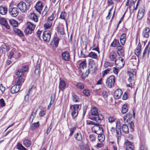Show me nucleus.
Returning <instances> with one entry per match:
<instances>
[{
  "instance_id": "obj_13",
  "label": "nucleus",
  "mask_w": 150,
  "mask_h": 150,
  "mask_svg": "<svg viewBox=\"0 0 150 150\" xmlns=\"http://www.w3.org/2000/svg\"><path fill=\"white\" fill-rule=\"evenodd\" d=\"M125 144L126 145V150H135L134 146L131 142L127 140Z\"/></svg>"
},
{
  "instance_id": "obj_6",
  "label": "nucleus",
  "mask_w": 150,
  "mask_h": 150,
  "mask_svg": "<svg viewBox=\"0 0 150 150\" xmlns=\"http://www.w3.org/2000/svg\"><path fill=\"white\" fill-rule=\"evenodd\" d=\"M17 7L21 11L24 13L26 11L29 7H28V5L27 6L25 2L23 1L21 2L18 4L17 5Z\"/></svg>"
},
{
  "instance_id": "obj_16",
  "label": "nucleus",
  "mask_w": 150,
  "mask_h": 150,
  "mask_svg": "<svg viewBox=\"0 0 150 150\" xmlns=\"http://www.w3.org/2000/svg\"><path fill=\"white\" fill-rule=\"evenodd\" d=\"M122 92L120 89H117L115 91L114 93V96L116 99H119L120 98Z\"/></svg>"
},
{
  "instance_id": "obj_25",
  "label": "nucleus",
  "mask_w": 150,
  "mask_h": 150,
  "mask_svg": "<svg viewBox=\"0 0 150 150\" xmlns=\"http://www.w3.org/2000/svg\"><path fill=\"white\" fill-rule=\"evenodd\" d=\"M13 30L16 34L17 35L20 37L23 36L24 34L20 30L16 28H14Z\"/></svg>"
},
{
  "instance_id": "obj_38",
  "label": "nucleus",
  "mask_w": 150,
  "mask_h": 150,
  "mask_svg": "<svg viewBox=\"0 0 150 150\" xmlns=\"http://www.w3.org/2000/svg\"><path fill=\"white\" fill-rule=\"evenodd\" d=\"M23 144L27 147H29L30 145L31 142L28 139H25L23 142Z\"/></svg>"
},
{
  "instance_id": "obj_7",
  "label": "nucleus",
  "mask_w": 150,
  "mask_h": 150,
  "mask_svg": "<svg viewBox=\"0 0 150 150\" xmlns=\"http://www.w3.org/2000/svg\"><path fill=\"white\" fill-rule=\"evenodd\" d=\"M51 36V33L49 30H45L43 33L42 38L43 40L45 42H49L50 40Z\"/></svg>"
},
{
  "instance_id": "obj_49",
  "label": "nucleus",
  "mask_w": 150,
  "mask_h": 150,
  "mask_svg": "<svg viewBox=\"0 0 150 150\" xmlns=\"http://www.w3.org/2000/svg\"><path fill=\"white\" fill-rule=\"evenodd\" d=\"M53 40L55 47H57L58 46L59 40V39L57 37H54Z\"/></svg>"
},
{
  "instance_id": "obj_10",
  "label": "nucleus",
  "mask_w": 150,
  "mask_h": 150,
  "mask_svg": "<svg viewBox=\"0 0 150 150\" xmlns=\"http://www.w3.org/2000/svg\"><path fill=\"white\" fill-rule=\"evenodd\" d=\"M43 8L42 3L40 1L38 2L35 6L36 10L40 14L41 13Z\"/></svg>"
},
{
  "instance_id": "obj_26",
  "label": "nucleus",
  "mask_w": 150,
  "mask_h": 150,
  "mask_svg": "<svg viewBox=\"0 0 150 150\" xmlns=\"http://www.w3.org/2000/svg\"><path fill=\"white\" fill-rule=\"evenodd\" d=\"M139 1L137 2V4L136 5V6L135 7V8H134V4H132L131 3L130 5H129V10L130 12L131 13H132L133 12V10L134 9L135 10H137V6L139 5Z\"/></svg>"
},
{
  "instance_id": "obj_30",
  "label": "nucleus",
  "mask_w": 150,
  "mask_h": 150,
  "mask_svg": "<svg viewBox=\"0 0 150 150\" xmlns=\"http://www.w3.org/2000/svg\"><path fill=\"white\" fill-rule=\"evenodd\" d=\"M111 46L114 47H117V48L118 46H120L119 41L117 40H114L111 43Z\"/></svg>"
},
{
  "instance_id": "obj_17",
  "label": "nucleus",
  "mask_w": 150,
  "mask_h": 150,
  "mask_svg": "<svg viewBox=\"0 0 150 150\" xmlns=\"http://www.w3.org/2000/svg\"><path fill=\"white\" fill-rule=\"evenodd\" d=\"M0 23L2 25H4L7 29H9L10 28V26L8 25L7 21L4 18H0Z\"/></svg>"
},
{
  "instance_id": "obj_63",
  "label": "nucleus",
  "mask_w": 150,
  "mask_h": 150,
  "mask_svg": "<svg viewBox=\"0 0 150 150\" xmlns=\"http://www.w3.org/2000/svg\"><path fill=\"white\" fill-rule=\"evenodd\" d=\"M45 111H41L39 113L40 116L41 117H43L45 114Z\"/></svg>"
},
{
  "instance_id": "obj_32",
  "label": "nucleus",
  "mask_w": 150,
  "mask_h": 150,
  "mask_svg": "<svg viewBox=\"0 0 150 150\" xmlns=\"http://www.w3.org/2000/svg\"><path fill=\"white\" fill-rule=\"evenodd\" d=\"M24 79L23 78H19L16 81V85H17L18 86H20V88L22 83L24 82Z\"/></svg>"
},
{
  "instance_id": "obj_33",
  "label": "nucleus",
  "mask_w": 150,
  "mask_h": 150,
  "mask_svg": "<svg viewBox=\"0 0 150 150\" xmlns=\"http://www.w3.org/2000/svg\"><path fill=\"white\" fill-rule=\"evenodd\" d=\"M123 132L125 134H127L129 132V128L125 124H123L122 127Z\"/></svg>"
},
{
  "instance_id": "obj_46",
  "label": "nucleus",
  "mask_w": 150,
  "mask_h": 150,
  "mask_svg": "<svg viewBox=\"0 0 150 150\" xmlns=\"http://www.w3.org/2000/svg\"><path fill=\"white\" fill-rule=\"evenodd\" d=\"M39 124L38 122L33 123L32 124L31 127V129L32 130H33L35 128L38 127Z\"/></svg>"
},
{
  "instance_id": "obj_43",
  "label": "nucleus",
  "mask_w": 150,
  "mask_h": 150,
  "mask_svg": "<svg viewBox=\"0 0 150 150\" xmlns=\"http://www.w3.org/2000/svg\"><path fill=\"white\" fill-rule=\"evenodd\" d=\"M132 117V114H131L130 113L128 112L127 114H126L123 117L124 120L125 121L127 118H128V119H129L130 118H131Z\"/></svg>"
},
{
  "instance_id": "obj_15",
  "label": "nucleus",
  "mask_w": 150,
  "mask_h": 150,
  "mask_svg": "<svg viewBox=\"0 0 150 150\" xmlns=\"http://www.w3.org/2000/svg\"><path fill=\"white\" fill-rule=\"evenodd\" d=\"M150 30V29L146 27L142 32V36L145 38H147L149 36Z\"/></svg>"
},
{
  "instance_id": "obj_58",
  "label": "nucleus",
  "mask_w": 150,
  "mask_h": 150,
  "mask_svg": "<svg viewBox=\"0 0 150 150\" xmlns=\"http://www.w3.org/2000/svg\"><path fill=\"white\" fill-rule=\"evenodd\" d=\"M5 103L4 100L3 98L0 99V105L1 107H4L5 105Z\"/></svg>"
},
{
  "instance_id": "obj_27",
  "label": "nucleus",
  "mask_w": 150,
  "mask_h": 150,
  "mask_svg": "<svg viewBox=\"0 0 150 150\" xmlns=\"http://www.w3.org/2000/svg\"><path fill=\"white\" fill-rule=\"evenodd\" d=\"M74 137L77 141H81L82 140V137L80 132H77L74 135Z\"/></svg>"
},
{
  "instance_id": "obj_35",
  "label": "nucleus",
  "mask_w": 150,
  "mask_h": 150,
  "mask_svg": "<svg viewBox=\"0 0 150 150\" xmlns=\"http://www.w3.org/2000/svg\"><path fill=\"white\" fill-rule=\"evenodd\" d=\"M98 139L99 141L100 142H103L105 139V135L103 134H98Z\"/></svg>"
},
{
  "instance_id": "obj_29",
  "label": "nucleus",
  "mask_w": 150,
  "mask_h": 150,
  "mask_svg": "<svg viewBox=\"0 0 150 150\" xmlns=\"http://www.w3.org/2000/svg\"><path fill=\"white\" fill-rule=\"evenodd\" d=\"M7 8L2 6H0V13L3 15L6 14L7 13Z\"/></svg>"
},
{
  "instance_id": "obj_12",
  "label": "nucleus",
  "mask_w": 150,
  "mask_h": 150,
  "mask_svg": "<svg viewBox=\"0 0 150 150\" xmlns=\"http://www.w3.org/2000/svg\"><path fill=\"white\" fill-rule=\"evenodd\" d=\"M62 57L63 59L68 61L70 60V57L69 53L67 52H64L62 54Z\"/></svg>"
},
{
  "instance_id": "obj_20",
  "label": "nucleus",
  "mask_w": 150,
  "mask_h": 150,
  "mask_svg": "<svg viewBox=\"0 0 150 150\" xmlns=\"http://www.w3.org/2000/svg\"><path fill=\"white\" fill-rule=\"evenodd\" d=\"M144 11L145 10L144 8L140 9L137 16V18L139 20H140L144 16Z\"/></svg>"
},
{
  "instance_id": "obj_42",
  "label": "nucleus",
  "mask_w": 150,
  "mask_h": 150,
  "mask_svg": "<svg viewBox=\"0 0 150 150\" xmlns=\"http://www.w3.org/2000/svg\"><path fill=\"white\" fill-rule=\"evenodd\" d=\"M52 22H50L49 21L47 22L44 24V27L45 29H47L50 28L52 26Z\"/></svg>"
},
{
  "instance_id": "obj_44",
  "label": "nucleus",
  "mask_w": 150,
  "mask_h": 150,
  "mask_svg": "<svg viewBox=\"0 0 150 150\" xmlns=\"http://www.w3.org/2000/svg\"><path fill=\"white\" fill-rule=\"evenodd\" d=\"M72 99L73 101L75 102H78L79 101L78 97L75 94H73L72 95Z\"/></svg>"
},
{
  "instance_id": "obj_14",
  "label": "nucleus",
  "mask_w": 150,
  "mask_h": 150,
  "mask_svg": "<svg viewBox=\"0 0 150 150\" xmlns=\"http://www.w3.org/2000/svg\"><path fill=\"white\" fill-rule=\"evenodd\" d=\"M141 46L140 43H139L138 44L134 52L135 54L139 57L140 55L141 51Z\"/></svg>"
},
{
  "instance_id": "obj_40",
  "label": "nucleus",
  "mask_w": 150,
  "mask_h": 150,
  "mask_svg": "<svg viewBox=\"0 0 150 150\" xmlns=\"http://www.w3.org/2000/svg\"><path fill=\"white\" fill-rule=\"evenodd\" d=\"M26 27V28L24 30V32L25 35H29L32 33L34 30Z\"/></svg>"
},
{
  "instance_id": "obj_59",
  "label": "nucleus",
  "mask_w": 150,
  "mask_h": 150,
  "mask_svg": "<svg viewBox=\"0 0 150 150\" xmlns=\"http://www.w3.org/2000/svg\"><path fill=\"white\" fill-rule=\"evenodd\" d=\"M120 0H108V2L109 4H114L115 2H118Z\"/></svg>"
},
{
  "instance_id": "obj_37",
  "label": "nucleus",
  "mask_w": 150,
  "mask_h": 150,
  "mask_svg": "<svg viewBox=\"0 0 150 150\" xmlns=\"http://www.w3.org/2000/svg\"><path fill=\"white\" fill-rule=\"evenodd\" d=\"M40 67L39 64H37L35 70V74L36 75H38L40 73Z\"/></svg>"
},
{
  "instance_id": "obj_41",
  "label": "nucleus",
  "mask_w": 150,
  "mask_h": 150,
  "mask_svg": "<svg viewBox=\"0 0 150 150\" xmlns=\"http://www.w3.org/2000/svg\"><path fill=\"white\" fill-rule=\"evenodd\" d=\"M16 148L19 150H26V149L20 143H18L16 146Z\"/></svg>"
},
{
  "instance_id": "obj_9",
  "label": "nucleus",
  "mask_w": 150,
  "mask_h": 150,
  "mask_svg": "<svg viewBox=\"0 0 150 150\" xmlns=\"http://www.w3.org/2000/svg\"><path fill=\"white\" fill-rule=\"evenodd\" d=\"M8 11L10 14L13 17H16L18 14V9L16 7L9 8Z\"/></svg>"
},
{
  "instance_id": "obj_3",
  "label": "nucleus",
  "mask_w": 150,
  "mask_h": 150,
  "mask_svg": "<svg viewBox=\"0 0 150 150\" xmlns=\"http://www.w3.org/2000/svg\"><path fill=\"white\" fill-rule=\"evenodd\" d=\"M115 77L113 75L110 76L107 79L106 82V86L109 88L113 87L115 85Z\"/></svg>"
},
{
  "instance_id": "obj_2",
  "label": "nucleus",
  "mask_w": 150,
  "mask_h": 150,
  "mask_svg": "<svg viewBox=\"0 0 150 150\" xmlns=\"http://www.w3.org/2000/svg\"><path fill=\"white\" fill-rule=\"evenodd\" d=\"M97 66L93 60L91 59L88 64V69L87 70L82 74V78L87 77L89 73L93 74L97 70Z\"/></svg>"
},
{
  "instance_id": "obj_39",
  "label": "nucleus",
  "mask_w": 150,
  "mask_h": 150,
  "mask_svg": "<svg viewBox=\"0 0 150 150\" xmlns=\"http://www.w3.org/2000/svg\"><path fill=\"white\" fill-rule=\"evenodd\" d=\"M27 27L34 30L35 27V25L30 22H28L26 24Z\"/></svg>"
},
{
  "instance_id": "obj_31",
  "label": "nucleus",
  "mask_w": 150,
  "mask_h": 150,
  "mask_svg": "<svg viewBox=\"0 0 150 150\" xmlns=\"http://www.w3.org/2000/svg\"><path fill=\"white\" fill-rule=\"evenodd\" d=\"M126 35L125 33L122 34L121 36L120 40L121 43L122 45H124L125 43L126 40Z\"/></svg>"
},
{
  "instance_id": "obj_62",
  "label": "nucleus",
  "mask_w": 150,
  "mask_h": 150,
  "mask_svg": "<svg viewBox=\"0 0 150 150\" xmlns=\"http://www.w3.org/2000/svg\"><path fill=\"white\" fill-rule=\"evenodd\" d=\"M108 121L110 122H112L115 121L114 118L112 117H110L108 118Z\"/></svg>"
},
{
  "instance_id": "obj_61",
  "label": "nucleus",
  "mask_w": 150,
  "mask_h": 150,
  "mask_svg": "<svg viewBox=\"0 0 150 150\" xmlns=\"http://www.w3.org/2000/svg\"><path fill=\"white\" fill-rule=\"evenodd\" d=\"M146 54L147 53L148 56H149L150 52V46L149 47V49L145 48L144 52Z\"/></svg>"
},
{
  "instance_id": "obj_36",
  "label": "nucleus",
  "mask_w": 150,
  "mask_h": 150,
  "mask_svg": "<svg viewBox=\"0 0 150 150\" xmlns=\"http://www.w3.org/2000/svg\"><path fill=\"white\" fill-rule=\"evenodd\" d=\"M9 22L10 24L13 26L16 27L18 25L17 22L14 19H11L9 20Z\"/></svg>"
},
{
  "instance_id": "obj_57",
  "label": "nucleus",
  "mask_w": 150,
  "mask_h": 150,
  "mask_svg": "<svg viewBox=\"0 0 150 150\" xmlns=\"http://www.w3.org/2000/svg\"><path fill=\"white\" fill-rule=\"evenodd\" d=\"M111 69L110 68H108L107 69L105 70L104 71V73L103 74V77H104L105 75L107 74L110 71Z\"/></svg>"
},
{
  "instance_id": "obj_50",
  "label": "nucleus",
  "mask_w": 150,
  "mask_h": 150,
  "mask_svg": "<svg viewBox=\"0 0 150 150\" xmlns=\"http://www.w3.org/2000/svg\"><path fill=\"white\" fill-rule=\"evenodd\" d=\"M77 87L80 89H82L84 88L83 84L81 83H78L76 85Z\"/></svg>"
},
{
  "instance_id": "obj_45",
  "label": "nucleus",
  "mask_w": 150,
  "mask_h": 150,
  "mask_svg": "<svg viewBox=\"0 0 150 150\" xmlns=\"http://www.w3.org/2000/svg\"><path fill=\"white\" fill-rule=\"evenodd\" d=\"M86 66V61L85 60L81 62L79 65V68L81 69H83L84 68H85Z\"/></svg>"
},
{
  "instance_id": "obj_51",
  "label": "nucleus",
  "mask_w": 150,
  "mask_h": 150,
  "mask_svg": "<svg viewBox=\"0 0 150 150\" xmlns=\"http://www.w3.org/2000/svg\"><path fill=\"white\" fill-rule=\"evenodd\" d=\"M58 33L61 35H63L64 33V29L62 28H59L58 29Z\"/></svg>"
},
{
  "instance_id": "obj_56",
  "label": "nucleus",
  "mask_w": 150,
  "mask_h": 150,
  "mask_svg": "<svg viewBox=\"0 0 150 150\" xmlns=\"http://www.w3.org/2000/svg\"><path fill=\"white\" fill-rule=\"evenodd\" d=\"M54 16V15L53 13H52L50 16L49 17L48 21H49L50 22H52V21L53 19V18Z\"/></svg>"
},
{
  "instance_id": "obj_53",
  "label": "nucleus",
  "mask_w": 150,
  "mask_h": 150,
  "mask_svg": "<svg viewBox=\"0 0 150 150\" xmlns=\"http://www.w3.org/2000/svg\"><path fill=\"white\" fill-rule=\"evenodd\" d=\"M76 129V127H74L72 128H71L70 129V134H69V136L70 137H71L73 135L74 132L75 130Z\"/></svg>"
},
{
  "instance_id": "obj_21",
  "label": "nucleus",
  "mask_w": 150,
  "mask_h": 150,
  "mask_svg": "<svg viewBox=\"0 0 150 150\" xmlns=\"http://www.w3.org/2000/svg\"><path fill=\"white\" fill-rule=\"evenodd\" d=\"M81 150H90L88 146L83 142H81L79 145Z\"/></svg>"
},
{
  "instance_id": "obj_60",
  "label": "nucleus",
  "mask_w": 150,
  "mask_h": 150,
  "mask_svg": "<svg viewBox=\"0 0 150 150\" xmlns=\"http://www.w3.org/2000/svg\"><path fill=\"white\" fill-rule=\"evenodd\" d=\"M52 123H51L47 128V132H46V133L47 134H48L50 132V131L51 130L52 127Z\"/></svg>"
},
{
  "instance_id": "obj_8",
  "label": "nucleus",
  "mask_w": 150,
  "mask_h": 150,
  "mask_svg": "<svg viewBox=\"0 0 150 150\" xmlns=\"http://www.w3.org/2000/svg\"><path fill=\"white\" fill-rule=\"evenodd\" d=\"M28 69V66H23L21 69H19L17 73L18 76L19 77L23 76L24 74V73L27 71Z\"/></svg>"
},
{
  "instance_id": "obj_28",
  "label": "nucleus",
  "mask_w": 150,
  "mask_h": 150,
  "mask_svg": "<svg viewBox=\"0 0 150 150\" xmlns=\"http://www.w3.org/2000/svg\"><path fill=\"white\" fill-rule=\"evenodd\" d=\"M29 17L30 19L34 21L35 22L38 21V19L37 16L34 13H32L29 15Z\"/></svg>"
},
{
  "instance_id": "obj_52",
  "label": "nucleus",
  "mask_w": 150,
  "mask_h": 150,
  "mask_svg": "<svg viewBox=\"0 0 150 150\" xmlns=\"http://www.w3.org/2000/svg\"><path fill=\"white\" fill-rule=\"evenodd\" d=\"M7 47L5 45H3L1 46L0 50H2V52L3 53H4L6 51Z\"/></svg>"
},
{
  "instance_id": "obj_19",
  "label": "nucleus",
  "mask_w": 150,
  "mask_h": 150,
  "mask_svg": "<svg viewBox=\"0 0 150 150\" xmlns=\"http://www.w3.org/2000/svg\"><path fill=\"white\" fill-rule=\"evenodd\" d=\"M117 56L116 54L114 51L111 52L110 54L109 58L112 61H114L116 64V57Z\"/></svg>"
},
{
  "instance_id": "obj_54",
  "label": "nucleus",
  "mask_w": 150,
  "mask_h": 150,
  "mask_svg": "<svg viewBox=\"0 0 150 150\" xmlns=\"http://www.w3.org/2000/svg\"><path fill=\"white\" fill-rule=\"evenodd\" d=\"M83 93L84 94L87 96H88L90 95V92L88 90H84L83 91Z\"/></svg>"
},
{
  "instance_id": "obj_47",
  "label": "nucleus",
  "mask_w": 150,
  "mask_h": 150,
  "mask_svg": "<svg viewBox=\"0 0 150 150\" xmlns=\"http://www.w3.org/2000/svg\"><path fill=\"white\" fill-rule=\"evenodd\" d=\"M88 56L94 59H96L97 57V55L93 52H91L89 53L88 54Z\"/></svg>"
},
{
  "instance_id": "obj_34",
  "label": "nucleus",
  "mask_w": 150,
  "mask_h": 150,
  "mask_svg": "<svg viewBox=\"0 0 150 150\" xmlns=\"http://www.w3.org/2000/svg\"><path fill=\"white\" fill-rule=\"evenodd\" d=\"M67 17V13L64 11H62L61 13L60 18L64 20L67 24V21L66 20Z\"/></svg>"
},
{
  "instance_id": "obj_55",
  "label": "nucleus",
  "mask_w": 150,
  "mask_h": 150,
  "mask_svg": "<svg viewBox=\"0 0 150 150\" xmlns=\"http://www.w3.org/2000/svg\"><path fill=\"white\" fill-rule=\"evenodd\" d=\"M113 6H112V7L109 10L108 15L106 17V18L107 19H109L110 18V15L111 12V11L113 9Z\"/></svg>"
},
{
  "instance_id": "obj_22",
  "label": "nucleus",
  "mask_w": 150,
  "mask_h": 150,
  "mask_svg": "<svg viewBox=\"0 0 150 150\" xmlns=\"http://www.w3.org/2000/svg\"><path fill=\"white\" fill-rule=\"evenodd\" d=\"M94 129L98 130V132L97 134H103V129L102 127L99 124L94 126Z\"/></svg>"
},
{
  "instance_id": "obj_23",
  "label": "nucleus",
  "mask_w": 150,
  "mask_h": 150,
  "mask_svg": "<svg viewBox=\"0 0 150 150\" xmlns=\"http://www.w3.org/2000/svg\"><path fill=\"white\" fill-rule=\"evenodd\" d=\"M128 104L126 103L123 105L121 110V112L122 114H125L128 111Z\"/></svg>"
},
{
  "instance_id": "obj_18",
  "label": "nucleus",
  "mask_w": 150,
  "mask_h": 150,
  "mask_svg": "<svg viewBox=\"0 0 150 150\" xmlns=\"http://www.w3.org/2000/svg\"><path fill=\"white\" fill-rule=\"evenodd\" d=\"M20 86H18L17 85L13 86L11 89V92L13 94L16 93L20 90Z\"/></svg>"
},
{
  "instance_id": "obj_24",
  "label": "nucleus",
  "mask_w": 150,
  "mask_h": 150,
  "mask_svg": "<svg viewBox=\"0 0 150 150\" xmlns=\"http://www.w3.org/2000/svg\"><path fill=\"white\" fill-rule=\"evenodd\" d=\"M66 83L63 80L60 81L59 85V88L60 90L63 91L66 88Z\"/></svg>"
},
{
  "instance_id": "obj_5",
  "label": "nucleus",
  "mask_w": 150,
  "mask_h": 150,
  "mask_svg": "<svg viewBox=\"0 0 150 150\" xmlns=\"http://www.w3.org/2000/svg\"><path fill=\"white\" fill-rule=\"evenodd\" d=\"M121 125L119 122L116 123V137L118 142L119 140L121 139L122 135V132L121 129Z\"/></svg>"
},
{
  "instance_id": "obj_64",
  "label": "nucleus",
  "mask_w": 150,
  "mask_h": 150,
  "mask_svg": "<svg viewBox=\"0 0 150 150\" xmlns=\"http://www.w3.org/2000/svg\"><path fill=\"white\" fill-rule=\"evenodd\" d=\"M0 90L1 91L2 93H3L5 90V88L4 87L2 84H1L0 85Z\"/></svg>"
},
{
  "instance_id": "obj_48",
  "label": "nucleus",
  "mask_w": 150,
  "mask_h": 150,
  "mask_svg": "<svg viewBox=\"0 0 150 150\" xmlns=\"http://www.w3.org/2000/svg\"><path fill=\"white\" fill-rule=\"evenodd\" d=\"M96 136L93 134H90L89 136V139L91 142L95 141Z\"/></svg>"
},
{
  "instance_id": "obj_4",
  "label": "nucleus",
  "mask_w": 150,
  "mask_h": 150,
  "mask_svg": "<svg viewBox=\"0 0 150 150\" xmlns=\"http://www.w3.org/2000/svg\"><path fill=\"white\" fill-rule=\"evenodd\" d=\"M79 108V105L78 104L73 105L71 106L70 109L72 110L71 115L73 119L75 118L77 116L78 111V109Z\"/></svg>"
},
{
  "instance_id": "obj_1",
  "label": "nucleus",
  "mask_w": 150,
  "mask_h": 150,
  "mask_svg": "<svg viewBox=\"0 0 150 150\" xmlns=\"http://www.w3.org/2000/svg\"><path fill=\"white\" fill-rule=\"evenodd\" d=\"M90 113L91 115L93 116L92 117L90 115L89 118L91 120L95 121L98 123H100L101 120L103 119V117L102 115L98 114V109L95 107L92 108L90 111Z\"/></svg>"
},
{
  "instance_id": "obj_11",
  "label": "nucleus",
  "mask_w": 150,
  "mask_h": 150,
  "mask_svg": "<svg viewBox=\"0 0 150 150\" xmlns=\"http://www.w3.org/2000/svg\"><path fill=\"white\" fill-rule=\"evenodd\" d=\"M117 53L118 55L121 57H124L125 55V51L124 47L120 46L117 48Z\"/></svg>"
}]
</instances>
